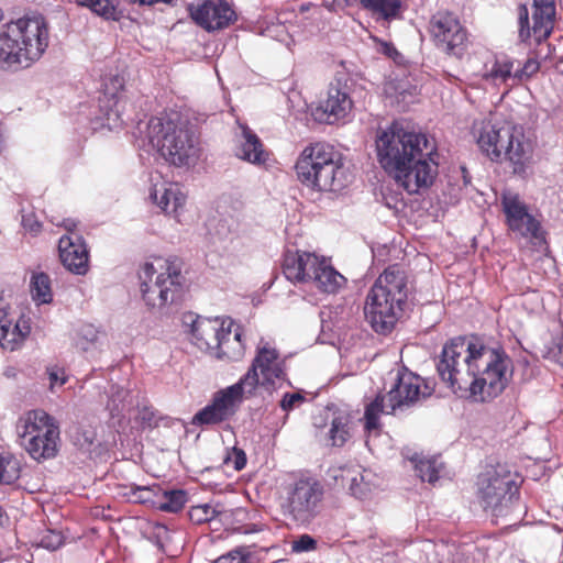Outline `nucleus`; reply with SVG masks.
Wrapping results in <instances>:
<instances>
[{"label": "nucleus", "mask_w": 563, "mask_h": 563, "mask_svg": "<svg viewBox=\"0 0 563 563\" xmlns=\"http://www.w3.org/2000/svg\"><path fill=\"white\" fill-rule=\"evenodd\" d=\"M437 371L454 394L484 402L507 387L512 362L499 346L456 338L443 346Z\"/></svg>", "instance_id": "f257e3e1"}, {"label": "nucleus", "mask_w": 563, "mask_h": 563, "mask_svg": "<svg viewBox=\"0 0 563 563\" xmlns=\"http://www.w3.org/2000/svg\"><path fill=\"white\" fill-rule=\"evenodd\" d=\"M435 147L423 133L406 130L398 122L380 131L376 153L380 166L409 194L429 187L437 174Z\"/></svg>", "instance_id": "f03ea898"}, {"label": "nucleus", "mask_w": 563, "mask_h": 563, "mask_svg": "<svg viewBox=\"0 0 563 563\" xmlns=\"http://www.w3.org/2000/svg\"><path fill=\"white\" fill-rule=\"evenodd\" d=\"M471 134L482 153L493 162L506 159L514 174H525L532 163L533 142L519 124L501 122L489 113L473 121Z\"/></svg>", "instance_id": "7ed1b4c3"}, {"label": "nucleus", "mask_w": 563, "mask_h": 563, "mask_svg": "<svg viewBox=\"0 0 563 563\" xmlns=\"http://www.w3.org/2000/svg\"><path fill=\"white\" fill-rule=\"evenodd\" d=\"M51 32L45 16L25 14L0 19V67L25 69L38 62L49 45Z\"/></svg>", "instance_id": "20e7f679"}, {"label": "nucleus", "mask_w": 563, "mask_h": 563, "mask_svg": "<svg viewBox=\"0 0 563 563\" xmlns=\"http://www.w3.org/2000/svg\"><path fill=\"white\" fill-rule=\"evenodd\" d=\"M295 172L298 180L318 192H340L350 183L341 153L327 143H313L299 154Z\"/></svg>", "instance_id": "39448f33"}, {"label": "nucleus", "mask_w": 563, "mask_h": 563, "mask_svg": "<svg viewBox=\"0 0 563 563\" xmlns=\"http://www.w3.org/2000/svg\"><path fill=\"white\" fill-rule=\"evenodd\" d=\"M408 297L407 276L398 266L387 267L371 287L364 307L367 321L377 333L390 332Z\"/></svg>", "instance_id": "423d86ee"}, {"label": "nucleus", "mask_w": 563, "mask_h": 563, "mask_svg": "<svg viewBox=\"0 0 563 563\" xmlns=\"http://www.w3.org/2000/svg\"><path fill=\"white\" fill-rule=\"evenodd\" d=\"M146 136L151 146L174 166L190 168L200 161L199 141L184 122L170 117L152 118Z\"/></svg>", "instance_id": "0eeeda50"}, {"label": "nucleus", "mask_w": 563, "mask_h": 563, "mask_svg": "<svg viewBox=\"0 0 563 563\" xmlns=\"http://www.w3.org/2000/svg\"><path fill=\"white\" fill-rule=\"evenodd\" d=\"M139 279L145 306L154 312H162L177 299L181 291L184 283L181 264L176 258L152 257L141 266Z\"/></svg>", "instance_id": "6e6552de"}, {"label": "nucleus", "mask_w": 563, "mask_h": 563, "mask_svg": "<svg viewBox=\"0 0 563 563\" xmlns=\"http://www.w3.org/2000/svg\"><path fill=\"white\" fill-rule=\"evenodd\" d=\"M517 475L505 466L486 470L477 479V500L493 517H506L518 505Z\"/></svg>", "instance_id": "1a4fd4ad"}, {"label": "nucleus", "mask_w": 563, "mask_h": 563, "mask_svg": "<svg viewBox=\"0 0 563 563\" xmlns=\"http://www.w3.org/2000/svg\"><path fill=\"white\" fill-rule=\"evenodd\" d=\"M22 446L36 461L53 459L58 452L59 428L43 410H31L18 422Z\"/></svg>", "instance_id": "9d476101"}, {"label": "nucleus", "mask_w": 563, "mask_h": 563, "mask_svg": "<svg viewBox=\"0 0 563 563\" xmlns=\"http://www.w3.org/2000/svg\"><path fill=\"white\" fill-rule=\"evenodd\" d=\"M239 380L252 396L256 395L260 387L274 388L287 380L286 361L275 347L267 343L260 345L251 366Z\"/></svg>", "instance_id": "9b49d317"}, {"label": "nucleus", "mask_w": 563, "mask_h": 563, "mask_svg": "<svg viewBox=\"0 0 563 563\" xmlns=\"http://www.w3.org/2000/svg\"><path fill=\"white\" fill-rule=\"evenodd\" d=\"M323 495V486L318 481H296L287 488L285 514L299 525H308L321 512Z\"/></svg>", "instance_id": "f8f14e48"}, {"label": "nucleus", "mask_w": 563, "mask_h": 563, "mask_svg": "<svg viewBox=\"0 0 563 563\" xmlns=\"http://www.w3.org/2000/svg\"><path fill=\"white\" fill-rule=\"evenodd\" d=\"M500 202L506 223L516 238L529 242L544 241L541 221L530 211L519 194L506 190L501 195Z\"/></svg>", "instance_id": "ddd939ff"}, {"label": "nucleus", "mask_w": 563, "mask_h": 563, "mask_svg": "<svg viewBox=\"0 0 563 563\" xmlns=\"http://www.w3.org/2000/svg\"><path fill=\"white\" fill-rule=\"evenodd\" d=\"M430 33L439 48L454 56L463 54L467 35L454 14L446 11L437 12L430 20Z\"/></svg>", "instance_id": "4468645a"}, {"label": "nucleus", "mask_w": 563, "mask_h": 563, "mask_svg": "<svg viewBox=\"0 0 563 563\" xmlns=\"http://www.w3.org/2000/svg\"><path fill=\"white\" fill-rule=\"evenodd\" d=\"M555 18L554 0H533L532 4V26L529 24V10L527 5L519 7V35L522 41L531 36L540 43L547 40L552 33Z\"/></svg>", "instance_id": "2eb2a0df"}, {"label": "nucleus", "mask_w": 563, "mask_h": 563, "mask_svg": "<svg viewBox=\"0 0 563 563\" xmlns=\"http://www.w3.org/2000/svg\"><path fill=\"white\" fill-rule=\"evenodd\" d=\"M433 389L427 382L407 369L397 374V383L386 395L391 409H402L421 402L431 396Z\"/></svg>", "instance_id": "dca6fc26"}, {"label": "nucleus", "mask_w": 563, "mask_h": 563, "mask_svg": "<svg viewBox=\"0 0 563 563\" xmlns=\"http://www.w3.org/2000/svg\"><path fill=\"white\" fill-rule=\"evenodd\" d=\"M189 11L195 23L207 32L224 30L238 19L235 10L225 0H203L191 5Z\"/></svg>", "instance_id": "f3484780"}, {"label": "nucleus", "mask_w": 563, "mask_h": 563, "mask_svg": "<svg viewBox=\"0 0 563 563\" xmlns=\"http://www.w3.org/2000/svg\"><path fill=\"white\" fill-rule=\"evenodd\" d=\"M58 255L63 266L70 273L84 276L89 271V250L80 234L62 235Z\"/></svg>", "instance_id": "a211bd4d"}, {"label": "nucleus", "mask_w": 563, "mask_h": 563, "mask_svg": "<svg viewBox=\"0 0 563 563\" xmlns=\"http://www.w3.org/2000/svg\"><path fill=\"white\" fill-rule=\"evenodd\" d=\"M322 256L305 251H288L283 262L285 277L294 284H310Z\"/></svg>", "instance_id": "6ab92c4d"}, {"label": "nucleus", "mask_w": 563, "mask_h": 563, "mask_svg": "<svg viewBox=\"0 0 563 563\" xmlns=\"http://www.w3.org/2000/svg\"><path fill=\"white\" fill-rule=\"evenodd\" d=\"M31 333L29 318L15 319L0 300V346L4 350L15 351Z\"/></svg>", "instance_id": "aec40b11"}, {"label": "nucleus", "mask_w": 563, "mask_h": 563, "mask_svg": "<svg viewBox=\"0 0 563 563\" xmlns=\"http://www.w3.org/2000/svg\"><path fill=\"white\" fill-rule=\"evenodd\" d=\"M231 319L196 317L191 321V341L201 351L212 354Z\"/></svg>", "instance_id": "412c9836"}, {"label": "nucleus", "mask_w": 563, "mask_h": 563, "mask_svg": "<svg viewBox=\"0 0 563 563\" xmlns=\"http://www.w3.org/2000/svg\"><path fill=\"white\" fill-rule=\"evenodd\" d=\"M150 197L163 212L179 221L187 196L178 184L169 181L156 183L151 188Z\"/></svg>", "instance_id": "4be33fe9"}, {"label": "nucleus", "mask_w": 563, "mask_h": 563, "mask_svg": "<svg viewBox=\"0 0 563 563\" xmlns=\"http://www.w3.org/2000/svg\"><path fill=\"white\" fill-rule=\"evenodd\" d=\"M352 100L347 92L336 86H331L327 98L316 109V117L319 121L332 124L347 117L352 110Z\"/></svg>", "instance_id": "5701e85b"}, {"label": "nucleus", "mask_w": 563, "mask_h": 563, "mask_svg": "<svg viewBox=\"0 0 563 563\" xmlns=\"http://www.w3.org/2000/svg\"><path fill=\"white\" fill-rule=\"evenodd\" d=\"M223 333L211 356L225 362L242 361L245 355V344L242 341L243 333L240 327L230 320Z\"/></svg>", "instance_id": "b1692460"}, {"label": "nucleus", "mask_w": 563, "mask_h": 563, "mask_svg": "<svg viewBox=\"0 0 563 563\" xmlns=\"http://www.w3.org/2000/svg\"><path fill=\"white\" fill-rule=\"evenodd\" d=\"M241 134L236 136L234 154L238 158L253 165H262L268 154L258 136L245 125H241Z\"/></svg>", "instance_id": "393cba45"}, {"label": "nucleus", "mask_w": 563, "mask_h": 563, "mask_svg": "<svg viewBox=\"0 0 563 563\" xmlns=\"http://www.w3.org/2000/svg\"><path fill=\"white\" fill-rule=\"evenodd\" d=\"M128 100L123 91H111L107 86L102 97L99 99V107L103 113V125L109 130H115L124 123L123 115L126 111Z\"/></svg>", "instance_id": "a878e982"}, {"label": "nucleus", "mask_w": 563, "mask_h": 563, "mask_svg": "<svg viewBox=\"0 0 563 563\" xmlns=\"http://www.w3.org/2000/svg\"><path fill=\"white\" fill-rule=\"evenodd\" d=\"M342 482L347 486L350 493L358 499L369 497L377 485L376 475L360 465H353L343 470Z\"/></svg>", "instance_id": "bb28decb"}, {"label": "nucleus", "mask_w": 563, "mask_h": 563, "mask_svg": "<svg viewBox=\"0 0 563 563\" xmlns=\"http://www.w3.org/2000/svg\"><path fill=\"white\" fill-rule=\"evenodd\" d=\"M251 397L253 396L247 394L244 385L238 380L235 384L217 391L213 395L212 402L228 420L236 412L243 399Z\"/></svg>", "instance_id": "cd10ccee"}, {"label": "nucleus", "mask_w": 563, "mask_h": 563, "mask_svg": "<svg viewBox=\"0 0 563 563\" xmlns=\"http://www.w3.org/2000/svg\"><path fill=\"white\" fill-rule=\"evenodd\" d=\"M345 283L346 278L332 266L329 258L322 256L311 285L320 291L335 294L344 287Z\"/></svg>", "instance_id": "c85d7f7f"}, {"label": "nucleus", "mask_w": 563, "mask_h": 563, "mask_svg": "<svg viewBox=\"0 0 563 563\" xmlns=\"http://www.w3.org/2000/svg\"><path fill=\"white\" fill-rule=\"evenodd\" d=\"M396 410L389 407L386 395H378L365 407L364 428L369 434H378L380 430V415L394 413Z\"/></svg>", "instance_id": "c756f323"}, {"label": "nucleus", "mask_w": 563, "mask_h": 563, "mask_svg": "<svg viewBox=\"0 0 563 563\" xmlns=\"http://www.w3.org/2000/svg\"><path fill=\"white\" fill-rule=\"evenodd\" d=\"M352 418L345 411L333 413L329 429V441L333 446H342L351 438Z\"/></svg>", "instance_id": "7c9ffc66"}, {"label": "nucleus", "mask_w": 563, "mask_h": 563, "mask_svg": "<svg viewBox=\"0 0 563 563\" xmlns=\"http://www.w3.org/2000/svg\"><path fill=\"white\" fill-rule=\"evenodd\" d=\"M122 495L132 503L151 505L157 508L161 490L157 485L139 486L131 484L122 487Z\"/></svg>", "instance_id": "2f4dec72"}, {"label": "nucleus", "mask_w": 563, "mask_h": 563, "mask_svg": "<svg viewBox=\"0 0 563 563\" xmlns=\"http://www.w3.org/2000/svg\"><path fill=\"white\" fill-rule=\"evenodd\" d=\"M515 60L504 56L497 57L492 67L486 70L484 78L494 85L505 84L508 79H514Z\"/></svg>", "instance_id": "473e14b6"}, {"label": "nucleus", "mask_w": 563, "mask_h": 563, "mask_svg": "<svg viewBox=\"0 0 563 563\" xmlns=\"http://www.w3.org/2000/svg\"><path fill=\"white\" fill-rule=\"evenodd\" d=\"M31 296L38 305L49 303L53 300L51 278L45 273H34L31 277Z\"/></svg>", "instance_id": "72a5a7b5"}, {"label": "nucleus", "mask_w": 563, "mask_h": 563, "mask_svg": "<svg viewBox=\"0 0 563 563\" xmlns=\"http://www.w3.org/2000/svg\"><path fill=\"white\" fill-rule=\"evenodd\" d=\"M360 3L364 9L384 20L397 18L401 8L400 0H360Z\"/></svg>", "instance_id": "f704fd0d"}, {"label": "nucleus", "mask_w": 563, "mask_h": 563, "mask_svg": "<svg viewBox=\"0 0 563 563\" xmlns=\"http://www.w3.org/2000/svg\"><path fill=\"white\" fill-rule=\"evenodd\" d=\"M411 462L415 465V470L422 481L434 483L439 479V473L442 470V463L435 457H420L415 455L411 457Z\"/></svg>", "instance_id": "c9c22d12"}, {"label": "nucleus", "mask_w": 563, "mask_h": 563, "mask_svg": "<svg viewBox=\"0 0 563 563\" xmlns=\"http://www.w3.org/2000/svg\"><path fill=\"white\" fill-rule=\"evenodd\" d=\"M101 339V332L92 324L81 325L75 336V345L84 352L96 349Z\"/></svg>", "instance_id": "e433bc0d"}, {"label": "nucleus", "mask_w": 563, "mask_h": 563, "mask_svg": "<svg viewBox=\"0 0 563 563\" xmlns=\"http://www.w3.org/2000/svg\"><path fill=\"white\" fill-rule=\"evenodd\" d=\"M217 517H227V511L219 505L213 506L209 504H203L194 506L189 510V518L195 523H203L207 521H211Z\"/></svg>", "instance_id": "4c0bfd02"}, {"label": "nucleus", "mask_w": 563, "mask_h": 563, "mask_svg": "<svg viewBox=\"0 0 563 563\" xmlns=\"http://www.w3.org/2000/svg\"><path fill=\"white\" fill-rule=\"evenodd\" d=\"M20 463L15 457L10 454H0V484H13L20 477Z\"/></svg>", "instance_id": "58836bf2"}, {"label": "nucleus", "mask_w": 563, "mask_h": 563, "mask_svg": "<svg viewBox=\"0 0 563 563\" xmlns=\"http://www.w3.org/2000/svg\"><path fill=\"white\" fill-rule=\"evenodd\" d=\"M187 503V495L184 490L164 492L158 498L157 508L162 511L177 512Z\"/></svg>", "instance_id": "ea45409f"}, {"label": "nucleus", "mask_w": 563, "mask_h": 563, "mask_svg": "<svg viewBox=\"0 0 563 563\" xmlns=\"http://www.w3.org/2000/svg\"><path fill=\"white\" fill-rule=\"evenodd\" d=\"M227 419L221 413V410H219L218 407H216V405L211 401L194 416L192 423L195 426L217 424Z\"/></svg>", "instance_id": "a19ab883"}, {"label": "nucleus", "mask_w": 563, "mask_h": 563, "mask_svg": "<svg viewBox=\"0 0 563 563\" xmlns=\"http://www.w3.org/2000/svg\"><path fill=\"white\" fill-rule=\"evenodd\" d=\"M73 442L80 450L86 452H93L97 435L91 428H78L71 435Z\"/></svg>", "instance_id": "79ce46f5"}, {"label": "nucleus", "mask_w": 563, "mask_h": 563, "mask_svg": "<svg viewBox=\"0 0 563 563\" xmlns=\"http://www.w3.org/2000/svg\"><path fill=\"white\" fill-rule=\"evenodd\" d=\"M129 397V390L119 386L112 387L108 408L113 417L118 416L125 408Z\"/></svg>", "instance_id": "37998d69"}, {"label": "nucleus", "mask_w": 563, "mask_h": 563, "mask_svg": "<svg viewBox=\"0 0 563 563\" xmlns=\"http://www.w3.org/2000/svg\"><path fill=\"white\" fill-rule=\"evenodd\" d=\"M80 5L88 7L99 15L110 18L114 13L111 0H76Z\"/></svg>", "instance_id": "c03bdc74"}, {"label": "nucleus", "mask_w": 563, "mask_h": 563, "mask_svg": "<svg viewBox=\"0 0 563 563\" xmlns=\"http://www.w3.org/2000/svg\"><path fill=\"white\" fill-rule=\"evenodd\" d=\"M246 454L242 449L232 448L229 451L223 460L224 464L228 467H232L234 471H241L246 465Z\"/></svg>", "instance_id": "a18cd8bd"}, {"label": "nucleus", "mask_w": 563, "mask_h": 563, "mask_svg": "<svg viewBox=\"0 0 563 563\" xmlns=\"http://www.w3.org/2000/svg\"><path fill=\"white\" fill-rule=\"evenodd\" d=\"M540 64L534 58H528L522 67L515 69L514 79L519 81L530 78L539 70Z\"/></svg>", "instance_id": "49530a36"}, {"label": "nucleus", "mask_w": 563, "mask_h": 563, "mask_svg": "<svg viewBox=\"0 0 563 563\" xmlns=\"http://www.w3.org/2000/svg\"><path fill=\"white\" fill-rule=\"evenodd\" d=\"M305 402V397L300 393L285 394L279 402L280 408L289 412Z\"/></svg>", "instance_id": "de8ad7c7"}, {"label": "nucleus", "mask_w": 563, "mask_h": 563, "mask_svg": "<svg viewBox=\"0 0 563 563\" xmlns=\"http://www.w3.org/2000/svg\"><path fill=\"white\" fill-rule=\"evenodd\" d=\"M63 544V536L53 530H48L41 538L40 545L47 550L54 551Z\"/></svg>", "instance_id": "09e8293b"}, {"label": "nucleus", "mask_w": 563, "mask_h": 563, "mask_svg": "<svg viewBox=\"0 0 563 563\" xmlns=\"http://www.w3.org/2000/svg\"><path fill=\"white\" fill-rule=\"evenodd\" d=\"M49 388L52 391H55L56 388L62 387L67 382V376L65 371L59 367H52L47 371Z\"/></svg>", "instance_id": "8fccbe9b"}, {"label": "nucleus", "mask_w": 563, "mask_h": 563, "mask_svg": "<svg viewBox=\"0 0 563 563\" xmlns=\"http://www.w3.org/2000/svg\"><path fill=\"white\" fill-rule=\"evenodd\" d=\"M376 49H377V52L386 55L387 57L391 58L396 63H400L402 59L401 54L389 42H386L383 40H377L376 41Z\"/></svg>", "instance_id": "3c124183"}, {"label": "nucleus", "mask_w": 563, "mask_h": 563, "mask_svg": "<svg viewBox=\"0 0 563 563\" xmlns=\"http://www.w3.org/2000/svg\"><path fill=\"white\" fill-rule=\"evenodd\" d=\"M213 563H249V554L242 550H234L220 556Z\"/></svg>", "instance_id": "603ef678"}, {"label": "nucleus", "mask_w": 563, "mask_h": 563, "mask_svg": "<svg viewBox=\"0 0 563 563\" xmlns=\"http://www.w3.org/2000/svg\"><path fill=\"white\" fill-rule=\"evenodd\" d=\"M22 225L25 231L36 235L41 232L42 224L33 213H25L22 216Z\"/></svg>", "instance_id": "864d4df0"}, {"label": "nucleus", "mask_w": 563, "mask_h": 563, "mask_svg": "<svg viewBox=\"0 0 563 563\" xmlns=\"http://www.w3.org/2000/svg\"><path fill=\"white\" fill-rule=\"evenodd\" d=\"M548 356L563 367V338L553 341L549 347Z\"/></svg>", "instance_id": "5fc2aeb1"}, {"label": "nucleus", "mask_w": 563, "mask_h": 563, "mask_svg": "<svg viewBox=\"0 0 563 563\" xmlns=\"http://www.w3.org/2000/svg\"><path fill=\"white\" fill-rule=\"evenodd\" d=\"M316 548V541L308 534L301 536L298 540L294 541L292 550L296 552L310 551Z\"/></svg>", "instance_id": "6e6d98bb"}, {"label": "nucleus", "mask_w": 563, "mask_h": 563, "mask_svg": "<svg viewBox=\"0 0 563 563\" xmlns=\"http://www.w3.org/2000/svg\"><path fill=\"white\" fill-rule=\"evenodd\" d=\"M57 225H59V223ZM60 225L64 227L65 230L67 231V233L65 235L79 234L78 232H76L78 222L74 219H65V220H63Z\"/></svg>", "instance_id": "4d7b16f0"}, {"label": "nucleus", "mask_w": 563, "mask_h": 563, "mask_svg": "<svg viewBox=\"0 0 563 563\" xmlns=\"http://www.w3.org/2000/svg\"><path fill=\"white\" fill-rule=\"evenodd\" d=\"M133 2H139L140 4H153L156 2H169L170 0H132Z\"/></svg>", "instance_id": "13d9d810"}, {"label": "nucleus", "mask_w": 563, "mask_h": 563, "mask_svg": "<svg viewBox=\"0 0 563 563\" xmlns=\"http://www.w3.org/2000/svg\"><path fill=\"white\" fill-rule=\"evenodd\" d=\"M4 520H5V516H4L2 508L0 507V526L3 525Z\"/></svg>", "instance_id": "bf43d9fd"}, {"label": "nucleus", "mask_w": 563, "mask_h": 563, "mask_svg": "<svg viewBox=\"0 0 563 563\" xmlns=\"http://www.w3.org/2000/svg\"><path fill=\"white\" fill-rule=\"evenodd\" d=\"M562 563H563V561H562Z\"/></svg>", "instance_id": "052dcab7"}]
</instances>
